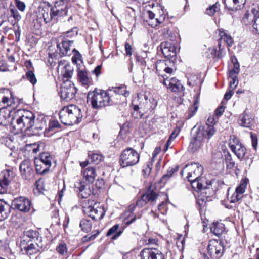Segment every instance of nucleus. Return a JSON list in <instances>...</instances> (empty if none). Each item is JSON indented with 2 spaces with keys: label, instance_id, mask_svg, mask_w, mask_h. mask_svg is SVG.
<instances>
[{
  "label": "nucleus",
  "instance_id": "obj_1",
  "mask_svg": "<svg viewBox=\"0 0 259 259\" xmlns=\"http://www.w3.org/2000/svg\"><path fill=\"white\" fill-rule=\"evenodd\" d=\"M87 102L94 109H100L106 106L117 104L113 94L108 91L95 89L88 94Z\"/></svg>",
  "mask_w": 259,
  "mask_h": 259
},
{
  "label": "nucleus",
  "instance_id": "obj_2",
  "mask_svg": "<svg viewBox=\"0 0 259 259\" xmlns=\"http://www.w3.org/2000/svg\"><path fill=\"white\" fill-rule=\"evenodd\" d=\"M215 130L212 125L207 124L206 127L199 126L197 128L196 135L191 140L188 149L192 152H195L201 148L204 138L210 139L215 133Z\"/></svg>",
  "mask_w": 259,
  "mask_h": 259
},
{
  "label": "nucleus",
  "instance_id": "obj_3",
  "mask_svg": "<svg viewBox=\"0 0 259 259\" xmlns=\"http://www.w3.org/2000/svg\"><path fill=\"white\" fill-rule=\"evenodd\" d=\"M83 178L85 179L86 181L88 182L87 183L83 181L77 182L75 187L78 192L79 197L82 198H87L88 197L91 193L90 190V183H92L94 181L95 178L96 176L95 168L93 167H88L85 168L82 171Z\"/></svg>",
  "mask_w": 259,
  "mask_h": 259
},
{
  "label": "nucleus",
  "instance_id": "obj_4",
  "mask_svg": "<svg viewBox=\"0 0 259 259\" xmlns=\"http://www.w3.org/2000/svg\"><path fill=\"white\" fill-rule=\"evenodd\" d=\"M16 124L14 128L18 131H26L32 128L35 122V115L28 110H20L16 116Z\"/></svg>",
  "mask_w": 259,
  "mask_h": 259
},
{
  "label": "nucleus",
  "instance_id": "obj_5",
  "mask_svg": "<svg viewBox=\"0 0 259 259\" xmlns=\"http://www.w3.org/2000/svg\"><path fill=\"white\" fill-rule=\"evenodd\" d=\"M140 159V154L132 148H127L121 153L120 163L122 167L132 166L137 164Z\"/></svg>",
  "mask_w": 259,
  "mask_h": 259
},
{
  "label": "nucleus",
  "instance_id": "obj_6",
  "mask_svg": "<svg viewBox=\"0 0 259 259\" xmlns=\"http://www.w3.org/2000/svg\"><path fill=\"white\" fill-rule=\"evenodd\" d=\"M219 31V50L217 51L216 49H213L211 50V53L212 55H214L215 57H217L219 59L222 58L226 54L224 49L221 48V44L222 41L225 43L227 44L228 46H232L233 40L231 36L228 34L223 29H220L218 30Z\"/></svg>",
  "mask_w": 259,
  "mask_h": 259
},
{
  "label": "nucleus",
  "instance_id": "obj_7",
  "mask_svg": "<svg viewBox=\"0 0 259 259\" xmlns=\"http://www.w3.org/2000/svg\"><path fill=\"white\" fill-rule=\"evenodd\" d=\"M229 146L239 160H242L244 158L247 149L235 136H230Z\"/></svg>",
  "mask_w": 259,
  "mask_h": 259
},
{
  "label": "nucleus",
  "instance_id": "obj_8",
  "mask_svg": "<svg viewBox=\"0 0 259 259\" xmlns=\"http://www.w3.org/2000/svg\"><path fill=\"white\" fill-rule=\"evenodd\" d=\"M159 194L155 191V188L150 186L147 191L144 193L137 201V205L142 207L148 202L155 203Z\"/></svg>",
  "mask_w": 259,
  "mask_h": 259
},
{
  "label": "nucleus",
  "instance_id": "obj_9",
  "mask_svg": "<svg viewBox=\"0 0 259 259\" xmlns=\"http://www.w3.org/2000/svg\"><path fill=\"white\" fill-rule=\"evenodd\" d=\"M224 245L221 240H211L207 246L208 254L212 259H219L223 254Z\"/></svg>",
  "mask_w": 259,
  "mask_h": 259
},
{
  "label": "nucleus",
  "instance_id": "obj_10",
  "mask_svg": "<svg viewBox=\"0 0 259 259\" xmlns=\"http://www.w3.org/2000/svg\"><path fill=\"white\" fill-rule=\"evenodd\" d=\"M76 92L77 89L71 81H64L60 90V97L62 99L70 100L74 97Z\"/></svg>",
  "mask_w": 259,
  "mask_h": 259
},
{
  "label": "nucleus",
  "instance_id": "obj_11",
  "mask_svg": "<svg viewBox=\"0 0 259 259\" xmlns=\"http://www.w3.org/2000/svg\"><path fill=\"white\" fill-rule=\"evenodd\" d=\"M141 259H164L163 253L154 248H146L141 250L140 253Z\"/></svg>",
  "mask_w": 259,
  "mask_h": 259
},
{
  "label": "nucleus",
  "instance_id": "obj_12",
  "mask_svg": "<svg viewBox=\"0 0 259 259\" xmlns=\"http://www.w3.org/2000/svg\"><path fill=\"white\" fill-rule=\"evenodd\" d=\"M19 169L24 179H30L33 177L34 170L32 162L30 160H23L20 165Z\"/></svg>",
  "mask_w": 259,
  "mask_h": 259
},
{
  "label": "nucleus",
  "instance_id": "obj_13",
  "mask_svg": "<svg viewBox=\"0 0 259 259\" xmlns=\"http://www.w3.org/2000/svg\"><path fill=\"white\" fill-rule=\"evenodd\" d=\"M12 204L16 209L23 212L29 211L31 205V201L28 199L23 197L15 198Z\"/></svg>",
  "mask_w": 259,
  "mask_h": 259
},
{
  "label": "nucleus",
  "instance_id": "obj_14",
  "mask_svg": "<svg viewBox=\"0 0 259 259\" xmlns=\"http://www.w3.org/2000/svg\"><path fill=\"white\" fill-rule=\"evenodd\" d=\"M188 167L189 172L187 178L188 180H196L199 179L203 172V167L198 163H192L190 165H186L184 169Z\"/></svg>",
  "mask_w": 259,
  "mask_h": 259
},
{
  "label": "nucleus",
  "instance_id": "obj_15",
  "mask_svg": "<svg viewBox=\"0 0 259 259\" xmlns=\"http://www.w3.org/2000/svg\"><path fill=\"white\" fill-rule=\"evenodd\" d=\"M159 47L165 58L172 59L176 57V48L172 43L164 41L160 44Z\"/></svg>",
  "mask_w": 259,
  "mask_h": 259
},
{
  "label": "nucleus",
  "instance_id": "obj_16",
  "mask_svg": "<svg viewBox=\"0 0 259 259\" xmlns=\"http://www.w3.org/2000/svg\"><path fill=\"white\" fill-rule=\"evenodd\" d=\"M66 107L74 124L80 122L82 117L81 109L73 104H70Z\"/></svg>",
  "mask_w": 259,
  "mask_h": 259
},
{
  "label": "nucleus",
  "instance_id": "obj_17",
  "mask_svg": "<svg viewBox=\"0 0 259 259\" xmlns=\"http://www.w3.org/2000/svg\"><path fill=\"white\" fill-rule=\"evenodd\" d=\"M163 83L172 92H182L184 90V87L177 79L174 77L170 80L164 78Z\"/></svg>",
  "mask_w": 259,
  "mask_h": 259
},
{
  "label": "nucleus",
  "instance_id": "obj_18",
  "mask_svg": "<svg viewBox=\"0 0 259 259\" xmlns=\"http://www.w3.org/2000/svg\"><path fill=\"white\" fill-rule=\"evenodd\" d=\"M32 242V240H28L27 244H25L24 241L21 242V250L29 255L35 254L39 251L37 244L33 243Z\"/></svg>",
  "mask_w": 259,
  "mask_h": 259
},
{
  "label": "nucleus",
  "instance_id": "obj_19",
  "mask_svg": "<svg viewBox=\"0 0 259 259\" xmlns=\"http://www.w3.org/2000/svg\"><path fill=\"white\" fill-rule=\"evenodd\" d=\"M109 92L113 94L115 100L118 102L119 103V99L121 100V96L126 97L129 96L130 92L127 91L125 85H121L118 87H112V89L108 90Z\"/></svg>",
  "mask_w": 259,
  "mask_h": 259
},
{
  "label": "nucleus",
  "instance_id": "obj_20",
  "mask_svg": "<svg viewBox=\"0 0 259 259\" xmlns=\"http://www.w3.org/2000/svg\"><path fill=\"white\" fill-rule=\"evenodd\" d=\"M10 171L5 170L1 172L0 175V187H1V193H5L7 191V189L9 184L11 181Z\"/></svg>",
  "mask_w": 259,
  "mask_h": 259
},
{
  "label": "nucleus",
  "instance_id": "obj_21",
  "mask_svg": "<svg viewBox=\"0 0 259 259\" xmlns=\"http://www.w3.org/2000/svg\"><path fill=\"white\" fill-rule=\"evenodd\" d=\"M73 43V41L67 39L63 40L61 43H58L57 48L60 50V54L64 56L71 54L70 48Z\"/></svg>",
  "mask_w": 259,
  "mask_h": 259
},
{
  "label": "nucleus",
  "instance_id": "obj_22",
  "mask_svg": "<svg viewBox=\"0 0 259 259\" xmlns=\"http://www.w3.org/2000/svg\"><path fill=\"white\" fill-rule=\"evenodd\" d=\"M239 123L241 126L251 128L254 124V120L251 115L245 110L242 114L240 115Z\"/></svg>",
  "mask_w": 259,
  "mask_h": 259
},
{
  "label": "nucleus",
  "instance_id": "obj_23",
  "mask_svg": "<svg viewBox=\"0 0 259 259\" xmlns=\"http://www.w3.org/2000/svg\"><path fill=\"white\" fill-rule=\"evenodd\" d=\"M245 3L246 0H224L226 6L232 10L241 9L244 7Z\"/></svg>",
  "mask_w": 259,
  "mask_h": 259
},
{
  "label": "nucleus",
  "instance_id": "obj_24",
  "mask_svg": "<svg viewBox=\"0 0 259 259\" xmlns=\"http://www.w3.org/2000/svg\"><path fill=\"white\" fill-rule=\"evenodd\" d=\"M59 118L61 122L65 125H71L74 124L66 106L62 108L60 111Z\"/></svg>",
  "mask_w": 259,
  "mask_h": 259
},
{
  "label": "nucleus",
  "instance_id": "obj_25",
  "mask_svg": "<svg viewBox=\"0 0 259 259\" xmlns=\"http://www.w3.org/2000/svg\"><path fill=\"white\" fill-rule=\"evenodd\" d=\"M36 160H38L39 163H42V164H45V167H46L44 169V170L46 169H50L53 159L50 153L48 152H44L40 155L39 158L37 159Z\"/></svg>",
  "mask_w": 259,
  "mask_h": 259
},
{
  "label": "nucleus",
  "instance_id": "obj_26",
  "mask_svg": "<svg viewBox=\"0 0 259 259\" xmlns=\"http://www.w3.org/2000/svg\"><path fill=\"white\" fill-rule=\"evenodd\" d=\"M11 111L6 108L0 110V124L6 126L10 123Z\"/></svg>",
  "mask_w": 259,
  "mask_h": 259
},
{
  "label": "nucleus",
  "instance_id": "obj_27",
  "mask_svg": "<svg viewBox=\"0 0 259 259\" xmlns=\"http://www.w3.org/2000/svg\"><path fill=\"white\" fill-rule=\"evenodd\" d=\"M89 217H91L93 220L97 221L101 219L104 215L103 209L101 207L95 208L94 206L91 208L90 212L89 214H87Z\"/></svg>",
  "mask_w": 259,
  "mask_h": 259
},
{
  "label": "nucleus",
  "instance_id": "obj_28",
  "mask_svg": "<svg viewBox=\"0 0 259 259\" xmlns=\"http://www.w3.org/2000/svg\"><path fill=\"white\" fill-rule=\"evenodd\" d=\"M225 225L222 223H213L210 227L211 232L218 237L221 235L225 232Z\"/></svg>",
  "mask_w": 259,
  "mask_h": 259
},
{
  "label": "nucleus",
  "instance_id": "obj_29",
  "mask_svg": "<svg viewBox=\"0 0 259 259\" xmlns=\"http://www.w3.org/2000/svg\"><path fill=\"white\" fill-rule=\"evenodd\" d=\"M15 103L14 99L12 95L10 97H6L4 95L0 94V108L3 109L7 107L12 106Z\"/></svg>",
  "mask_w": 259,
  "mask_h": 259
},
{
  "label": "nucleus",
  "instance_id": "obj_30",
  "mask_svg": "<svg viewBox=\"0 0 259 259\" xmlns=\"http://www.w3.org/2000/svg\"><path fill=\"white\" fill-rule=\"evenodd\" d=\"M119 227V226L118 224L114 225L108 231L106 235L107 236H112V239H116L123 232L122 229L118 230Z\"/></svg>",
  "mask_w": 259,
  "mask_h": 259
},
{
  "label": "nucleus",
  "instance_id": "obj_31",
  "mask_svg": "<svg viewBox=\"0 0 259 259\" xmlns=\"http://www.w3.org/2000/svg\"><path fill=\"white\" fill-rule=\"evenodd\" d=\"M9 213V206L5 202L0 201V221L6 219Z\"/></svg>",
  "mask_w": 259,
  "mask_h": 259
},
{
  "label": "nucleus",
  "instance_id": "obj_32",
  "mask_svg": "<svg viewBox=\"0 0 259 259\" xmlns=\"http://www.w3.org/2000/svg\"><path fill=\"white\" fill-rule=\"evenodd\" d=\"M73 71V70L72 68L68 63L65 64L62 70L63 79L64 81L69 80V79L72 77Z\"/></svg>",
  "mask_w": 259,
  "mask_h": 259
},
{
  "label": "nucleus",
  "instance_id": "obj_33",
  "mask_svg": "<svg viewBox=\"0 0 259 259\" xmlns=\"http://www.w3.org/2000/svg\"><path fill=\"white\" fill-rule=\"evenodd\" d=\"M93 204H95L94 201L90 199H84L81 201V205L83 212L87 214L90 212L91 208L93 207Z\"/></svg>",
  "mask_w": 259,
  "mask_h": 259
},
{
  "label": "nucleus",
  "instance_id": "obj_34",
  "mask_svg": "<svg viewBox=\"0 0 259 259\" xmlns=\"http://www.w3.org/2000/svg\"><path fill=\"white\" fill-rule=\"evenodd\" d=\"M199 95L197 94L194 97V101L193 106L189 109V112L188 113V115L187 116V119H190L192 116H193L196 111H197L198 108V103H199Z\"/></svg>",
  "mask_w": 259,
  "mask_h": 259
},
{
  "label": "nucleus",
  "instance_id": "obj_35",
  "mask_svg": "<svg viewBox=\"0 0 259 259\" xmlns=\"http://www.w3.org/2000/svg\"><path fill=\"white\" fill-rule=\"evenodd\" d=\"M78 78L82 85H88L90 83V79L88 76L87 72L85 70H82L78 71Z\"/></svg>",
  "mask_w": 259,
  "mask_h": 259
},
{
  "label": "nucleus",
  "instance_id": "obj_36",
  "mask_svg": "<svg viewBox=\"0 0 259 259\" xmlns=\"http://www.w3.org/2000/svg\"><path fill=\"white\" fill-rule=\"evenodd\" d=\"M80 227L82 231L88 233L90 232L92 228V223L89 220H82L79 224Z\"/></svg>",
  "mask_w": 259,
  "mask_h": 259
},
{
  "label": "nucleus",
  "instance_id": "obj_37",
  "mask_svg": "<svg viewBox=\"0 0 259 259\" xmlns=\"http://www.w3.org/2000/svg\"><path fill=\"white\" fill-rule=\"evenodd\" d=\"M220 4L217 2L214 4L209 6L206 9L205 13L209 16H213L217 12L220 10Z\"/></svg>",
  "mask_w": 259,
  "mask_h": 259
},
{
  "label": "nucleus",
  "instance_id": "obj_38",
  "mask_svg": "<svg viewBox=\"0 0 259 259\" xmlns=\"http://www.w3.org/2000/svg\"><path fill=\"white\" fill-rule=\"evenodd\" d=\"M188 180L191 182V186L195 190H196L197 189L199 190H203L205 188L200 178L196 180L190 179Z\"/></svg>",
  "mask_w": 259,
  "mask_h": 259
},
{
  "label": "nucleus",
  "instance_id": "obj_39",
  "mask_svg": "<svg viewBox=\"0 0 259 259\" xmlns=\"http://www.w3.org/2000/svg\"><path fill=\"white\" fill-rule=\"evenodd\" d=\"M224 157L225 162L226 164L227 168H233L235 165V162L233 161L232 159V157L231 154L229 152H227L226 153H225Z\"/></svg>",
  "mask_w": 259,
  "mask_h": 259
},
{
  "label": "nucleus",
  "instance_id": "obj_40",
  "mask_svg": "<svg viewBox=\"0 0 259 259\" xmlns=\"http://www.w3.org/2000/svg\"><path fill=\"white\" fill-rule=\"evenodd\" d=\"M166 17V14L164 13L163 10L161 8L160 10V14L158 18L155 19V23L152 24L151 26L152 27H155L159 25V24L162 23L164 22Z\"/></svg>",
  "mask_w": 259,
  "mask_h": 259
},
{
  "label": "nucleus",
  "instance_id": "obj_41",
  "mask_svg": "<svg viewBox=\"0 0 259 259\" xmlns=\"http://www.w3.org/2000/svg\"><path fill=\"white\" fill-rule=\"evenodd\" d=\"M51 9L67 11V7L65 4L63 0H59L56 2L54 6Z\"/></svg>",
  "mask_w": 259,
  "mask_h": 259
},
{
  "label": "nucleus",
  "instance_id": "obj_42",
  "mask_svg": "<svg viewBox=\"0 0 259 259\" xmlns=\"http://www.w3.org/2000/svg\"><path fill=\"white\" fill-rule=\"evenodd\" d=\"M42 11L44 12L42 14L46 23L50 22L53 19H54V17H52V11L51 10L50 12L49 13V8L43 9Z\"/></svg>",
  "mask_w": 259,
  "mask_h": 259
},
{
  "label": "nucleus",
  "instance_id": "obj_43",
  "mask_svg": "<svg viewBox=\"0 0 259 259\" xmlns=\"http://www.w3.org/2000/svg\"><path fill=\"white\" fill-rule=\"evenodd\" d=\"M56 250L58 253L61 255H65L67 253V248L66 244L64 242H61L59 243L56 247Z\"/></svg>",
  "mask_w": 259,
  "mask_h": 259
},
{
  "label": "nucleus",
  "instance_id": "obj_44",
  "mask_svg": "<svg viewBox=\"0 0 259 259\" xmlns=\"http://www.w3.org/2000/svg\"><path fill=\"white\" fill-rule=\"evenodd\" d=\"M198 77L196 74H189L188 77L187 84L189 86L194 87L198 83Z\"/></svg>",
  "mask_w": 259,
  "mask_h": 259
},
{
  "label": "nucleus",
  "instance_id": "obj_45",
  "mask_svg": "<svg viewBox=\"0 0 259 259\" xmlns=\"http://www.w3.org/2000/svg\"><path fill=\"white\" fill-rule=\"evenodd\" d=\"M51 10L52 11V17H54L55 20H56L58 17H62L67 14V11H61L53 9H51Z\"/></svg>",
  "mask_w": 259,
  "mask_h": 259
},
{
  "label": "nucleus",
  "instance_id": "obj_46",
  "mask_svg": "<svg viewBox=\"0 0 259 259\" xmlns=\"http://www.w3.org/2000/svg\"><path fill=\"white\" fill-rule=\"evenodd\" d=\"M236 62H233V68L230 70L229 75H234L237 76L240 71V65L237 61L236 58H235Z\"/></svg>",
  "mask_w": 259,
  "mask_h": 259
},
{
  "label": "nucleus",
  "instance_id": "obj_47",
  "mask_svg": "<svg viewBox=\"0 0 259 259\" xmlns=\"http://www.w3.org/2000/svg\"><path fill=\"white\" fill-rule=\"evenodd\" d=\"M35 165L36 168V171L38 174H42L46 173L49 170H44V169L46 167H45V164H42V163H39L38 160H35Z\"/></svg>",
  "mask_w": 259,
  "mask_h": 259
},
{
  "label": "nucleus",
  "instance_id": "obj_48",
  "mask_svg": "<svg viewBox=\"0 0 259 259\" xmlns=\"http://www.w3.org/2000/svg\"><path fill=\"white\" fill-rule=\"evenodd\" d=\"M230 80L229 81V88L234 90L238 84V79L237 76L234 75H229Z\"/></svg>",
  "mask_w": 259,
  "mask_h": 259
},
{
  "label": "nucleus",
  "instance_id": "obj_49",
  "mask_svg": "<svg viewBox=\"0 0 259 259\" xmlns=\"http://www.w3.org/2000/svg\"><path fill=\"white\" fill-rule=\"evenodd\" d=\"M26 78L33 85L35 84L37 82V79L36 78L35 74L32 71H28V72H26Z\"/></svg>",
  "mask_w": 259,
  "mask_h": 259
},
{
  "label": "nucleus",
  "instance_id": "obj_50",
  "mask_svg": "<svg viewBox=\"0 0 259 259\" xmlns=\"http://www.w3.org/2000/svg\"><path fill=\"white\" fill-rule=\"evenodd\" d=\"M43 184V181L41 180H38L36 181L35 184V189H34L35 193L37 192L39 193H42V191L44 190Z\"/></svg>",
  "mask_w": 259,
  "mask_h": 259
},
{
  "label": "nucleus",
  "instance_id": "obj_51",
  "mask_svg": "<svg viewBox=\"0 0 259 259\" xmlns=\"http://www.w3.org/2000/svg\"><path fill=\"white\" fill-rule=\"evenodd\" d=\"M92 162L95 164H98L102 160V156L99 154L93 153L91 155Z\"/></svg>",
  "mask_w": 259,
  "mask_h": 259
},
{
  "label": "nucleus",
  "instance_id": "obj_52",
  "mask_svg": "<svg viewBox=\"0 0 259 259\" xmlns=\"http://www.w3.org/2000/svg\"><path fill=\"white\" fill-rule=\"evenodd\" d=\"M178 166H177L175 168H172L170 170H168L166 174L163 176L162 178V180H166L170 178L175 172L178 171Z\"/></svg>",
  "mask_w": 259,
  "mask_h": 259
},
{
  "label": "nucleus",
  "instance_id": "obj_53",
  "mask_svg": "<svg viewBox=\"0 0 259 259\" xmlns=\"http://www.w3.org/2000/svg\"><path fill=\"white\" fill-rule=\"evenodd\" d=\"M167 62L165 60H159L156 64V68L157 71H161L162 69L164 70V68L167 67Z\"/></svg>",
  "mask_w": 259,
  "mask_h": 259
},
{
  "label": "nucleus",
  "instance_id": "obj_54",
  "mask_svg": "<svg viewBox=\"0 0 259 259\" xmlns=\"http://www.w3.org/2000/svg\"><path fill=\"white\" fill-rule=\"evenodd\" d=\"M246 183H242L240 185L237 187L236 189L235 192L237 193L240 196H242V194L245 192Z\"/></svg>",
  "mask_w": 259,
  "mask_h": 259
},
{
  "label": "nucleus",
  "instance_id": "obj_55",
  "mask_svg": "<svg viewBox=\"0 0 259 259\" xmlns=\"http://www.w3.org/2000/svg\"><path fill=\"white\" fill-rule=\"evenodd\" d=\"M60 128V124L57 120H52L49 122V131L53 130L55 128Z\"/></svg>",
  "mask_w": 259,
  "mask_h": 259
},
{
  "label": "nucleus",
  "instance_id": "obj_56",
  "mask_svg": "<svg viewBox=\"0 0 259 259\" xmlns=\"http://www.w3.org/2000/svg\"><path fill=\"white\" fill-rule=\"evenodd\" d=\"M39 233L36 231H29L26 232V236L28 238L31 239L35 240L36 238L37 240L38 239Z\"/></svg>",
  "mask_w": 259,
  "mask_h": 259
},
{
  "label": "nucleus",
  "instance_id": "obj_57",
  "mask_svg": "<svg viewBox=\"0 0 259 259\" xmlns=\"http://www.w3.org/2000/svg\"><path fill=\"white\" fill-rule=\"evenodd\" d=\"M146 56V52H143L142 56H138L137 55H135L137 61L139 62L141 65H145L146 64L145 58L144 57Z\"/></svg>",
  "mask_w": 259,
  "mask_h": 259
},
{
  "label": "nucleus",
  "instance_id": "obj_58",
  "mask_svg": "<svg viewBox=\"0 0 259 259\" xmlns=\"http://www.w3.org/2000/svg\"><path fill=\"white\" fill-rule=\"evenodd\" d=\"M242 198V196H240L237 193L235 192L230 198V202L231 203H235L238 201Z\"/></svg>",
  "mask_w": 259,
  "mask_h": 259
},
{
  "label": "nucleus",
  "instance_id": "obj_59",
  "mask_svg": "<svg viewBox=\"0 0 259 259\" xmlns=\"http://www.w3.org/2000/svg\"><path fill=\"white\" fill-rule=\"evenodd\" d=\"M250 137H251V139L252 146L253 148H254V149L256 150L257 149V144H258L257 137L255 135H254L252 133H251Z\"/></svg>",
  "mask_w": 259,
  "mask_h": 259
},
{
  "label": "nucleus",
  "instance_id": "obj_60",
  "mask_svg": "<svg viewBox=\"0 0 259 259\" xmlns=\"http://www.w3.org/2000/svg\"><path fill=\"white\" fill-rule=\"evenodd\" d=\"M10 12L11 16L13 17L15 20L17 21H19L21 19V17L16 10L11 9L10 10Z\"/></svg>",
  "mask_w": 259,
  "mask_h": 259
},
{
  "label": "nucleus",
  "instance_id": "obj_61",
  "mask_svg": "<svg viewBox=\"0 0 259 259\" xmlns=\"http://www.w3.org/2000/svg\"><path fill=\"white\" fill-rule=\"evenodd\" d=\"M92 233H94V234L91 236L88 235L84 236L83 238V241H90V240L95 239V238L98 235V234H99V232L98 231H95V232H93Z\"/></svg>",
  "mask_w": 259,
  "mask_h": 259
},
{
  "label": "nucleus",
  "instance_id": "obj_62",
  "mask_svg": "<svg viewBox=\"0 0 259 259\" xmlns=\"http://www.w3.org/2000/svg\"><path fill=\"white\" fill-rule=\"evenodd\" d=\"M16 5L17 8L21 11H24L26 8V5L25 3L23 2H21L19 0L15 1Z\"/></svg>",
  "mask_w": 259,
  "mask_h": 259
},
{
  "label": "nucleus",
  "instance_id": "obj_63",
  "mask_svg": "<svg viewBox=\"0 0 259 259\" xmlns=\"http://www.w3.org/2000/svg\"><path fill=\"white\" fill-rule=\"evenodd\" d=\"M126 55L131 56L132 55V47L128 42H126L124 45Z\"/></svg>",
  "mask_w": 259,
  "mask_h": 259
},
{
  "label": "nucleus",
  "instance_id": "obj_64",
  "mask_svg": "<svg viewBox=\"0 0 259 259\" xmlns=\"http://www.w3.org/2000/svg\"><path fill=\"white\" fill-rule=\"evenodd\" d=\"M166 203L165 202H162L159 204L158 210L162 214H164L166 212Z\"/></svg>",
  "mask_w": 259,
  "mask_h": 259
}]
</instances>
